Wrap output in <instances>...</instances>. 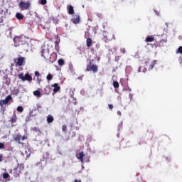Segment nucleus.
<instances>
[{"label": "nucleus", "instance_id": "nucleus-1", "mask_svg": "<svg viewBox=\"0 0 182 182\" xmlns=\"http://www.w3.org/2000/svg\"><path fill=\"white\" fill-rule=\"evenodd\" d=\"M28 42V38L25 36H15L14 38V46L18 48V46H21L22 45H26Z\"/></svg>", "mask_w": 182, "mask_h": 182}, {"label": "nucleus", "instance_id": "nucleus-2", "mask_svg": "<svg viewBox=\"0 0 182 182\" xmlns=\"http://www.w3.org/2000/svg\"><path fill=\"white\" fill-rule=\"evenodd\" d=\"M11 100H12V95H9L5 100H0L1 112L2 114H5V110H6V107H4V105H8Z\"/></svg>", "mask_w": 182, "mask_h": 182}, {"label": "nucleus", "instance_id": "nucleus-3", "mask_svg": "<svg viewBox=\"0 0 182 182\" xmlns=\"http://www.w3.org/2000/svg\"><path fill=\"white\" fill-rule=\"evenodd\" d=\"M85 72H93L94 73H97V72H99V68L97 65L92 63V61H90L87 65Z\"/></svg>", "mask_w": 182, "mask_h": 182}, {"label": "nucleus", "instance_id": "nucleus-4", "mask_svg": "<svg viewBox=\"0 0 182 182\" xmlns=\"http://www.w3.org/2000/svg\"><path fill=\"white\" fill-rule=\"evenodd\" d=\"M18 7L21 11H28V9H31V1H23L21 0L18 4Z\"/></svg>", "mask_w": 182, "mask_h": 182}, {"label": "nucleus", "instance_id": "nucleus-5", "mask_svg": "<svg viewBox=\"0 0 182 182\" xmlns=\"http://www.w3.org/2000/svg\"><path fill=\"white\" fill-rule=\"evenodd\" d=\"M24 166L22 164H18L13 169V176L14 177H19L22 171H23Z\"/></svg>", "mask_w": 182, "mask_h": 182}, {"label": "nucleus", "instance_id": "nucleus-6", "mask_svg": "<svg viewBox=\"0 0 182 182\" xmlns=\"http://www.w3.org/2000/svg\"><path fill=\"white\" fill-rule=\"evenodd\" d=\"M14 63H16V66H24L25 62V57L18 56L17 58L14 59Z\"/></svg>", "mask_w": 182, "mask_h": 182}, {"label": "nucleus", "instance_id": "nucleus-7", "mask_svg": "<svg viewBox=\"0 0 182 182\" xmlns=\"http://www.w3.org/2000/svg\"><path fill=\"white\" fill-rule=\"evenodd\" d=\"M103 41H105V42L107 43L109 41H112V33H107V32H104L103 33Z\"/></svg>", "mask_w": 182, "mask_h": 182}, {"label": "nucleus", "instance_id": "nucleus-8", "mask_svg": "<svg viewBox=\"0 0 182 182\" xmlns=\"http://www.w3.org/2000/svg\"><path fill=\"white\" fill-rule=\"evenodd\" d=\"M13 139L14 141H16L18 143V144H22V142H21V140L22 139V136H21V134H16L13 136Z\"/></svg>", "mask_w": 182, "mask_h": 182}, {"label": "nucleus", "instance_id": "nucleus-9", "mask_svg": "<svg viewBox=\"0 0 182 182\" xmlns=\"http://www.w3.org/2000/svg\"><path fill=\"white\" fill-rule=\"evenodd\" d=\"M167 42V40H161L160 41H156L154 45L155 48H161L164 46V43Z\"/></svg>", "mask_w": 182, "mask_h": 182}, {"label": "nucleus", "instance_id": "nucleus-10", "mask_svg": "<svg viewBox=\"0 0 182 182\" xmlns=\"http://www.w3.org/2000/svg\"><path fill=\"white\" fill-rule=\"evenodd\" d=\"M156 62H157V60H154L151 63H149V61H146L145 63L146 65V66H149V70H151L153 69V68H154V66H156Z\"/></svg>", "mask_w": 182, "mask_h": 182}, {"label": "nucleus", "instance_id": "nucleus-11", "mask_svg": "<svg viewBox=\"0 0 182 182\" xmlns=\"http://www.w3.org/2000/svg\"><path fill=\"white\" fill-rule=\"evenodd\" d=\"M73 23H75V25H77V23H79L80 22V16L79 15H75L74 17L71 19Z\"/></svg>", "mask_w": 182, "mask_h": 182}, {"label": "nucleus", "instance_id": "nucleus-12", "mask_svg": "<svg viewBox=\"0 0 182 182\" xmlns=\"http://www.w3.org/2000/svg\"><path fill=\"white\" fill-rule=\"evenodd\" d=\"M53 88V92L54 93H57V92H59L60 90V87L58 83H54L53 85H51Z\"/></svg>", "mask_w": 182, "mask_h": 182}, {"label": "nucleus", "instance_id": "nucleus-13", "mask_svg": "<svg viewBox=\"0 0 182 182\" xmlns=\"http://www.w3.org/2000/svg\"><path fill=\"white\" fill-rule=\"evenodd\" d=\"M16 120H18V117H16V114L14 113L11 117L9 122L11 124H14V123H16Z\"/></svg>", "mask_w": 182, "mask_h": 182}, {"label": "nucleus", "instance_id": "nucleus-14", "mask_svg": "<svg viewBox=\"0 0 182 182\" xmlns=\"http://www.w3.org/2000/svg\"><path fill=\"white\" fill-rule=\"evenodd\" d=\"M68 11L69 15H73V14H75V9H73V6L72 5L68 6Z\"/></svg>", "mask_w": 182, "mask_h": 182}, {"label": "nucleus", "instance_id": "nucleus-15", "mask_svg": "<svg viewBox=\"0 0 182 182\" xmlns=\"http://www.w3.org/2000/svg\"><path fill=\"white\" fill-rule=\"evenodd\" d=\"M53 120H55V118H53V116L49 114L47 117V123L50 124L53 123Z\"/></svg>", "mask_w": 182, "mask_h": 182}, {"label": "nucleus", "instance_id": "nucleus-16", "mask_svg": "<svg viewBox=\"0 0 182 182\" xmlns=\"http://www.w3.org/2000/svg\"><path fill=\"white\" fill-rule=\"evenodd\" d=\"M18 94H19V88H14L11 90V95H13L14 96H18Z\"/></svg>", "mask_w": 182, "mask_h": 182}, {"label": "nucleus", "instance_id": "nucleus-17", "mask_svg": "<svg viewBox=\"0 0 182 182\" xmlns=\"http://www.w3.org/2000/svg\"><path fill=\"white\" fill-rule=\"evenodd\" d=\"M59 43H60V39H58L55 42V49H56L57 52H59Z\"/></svg>", "mask_w": 182, "mask_h": 182}, {"label": "nucleus", "instance_id": "nucleus-18", "mask_svg": "<svg viewBox=\"0 0 182 182\" xmlns=\"http://www.w3.org/2000/svg\"><path fill=\"white\" fill-rule=\"evenodd\" d=\"M28 80V82H32V76L29 74H26L24 76V81Z\"/></svg>", "mask_w": 182, "mask_h": 182}, {"label": "nucleus", "instance_id": "nucleus-19", "mask_svg": "<svg viewBox=\"0 0 182 182\" xmlns=\"http://www.w3.org/2000/svg\"><path fill=\"white\" fill-rule=\"evenodd\" d=\"M145 42H154V37L153 36H147L145 39Z\"/></svg>", "mask_w": 182, "mask_h": 182}, {"label": "nucleus", "instance_id": "nucleus-20", "mask_svg": "<svg viewBox=\"0 0 182 182\" xmlns=\"http://www.w3.org/2000/svg\"><path fill=\"white\" fill-rule=\"evenodd\" d=\"M86 43H87V46L88 48H90L92 46V38H88L87 40H86Z\"/></svg>", "mask_w": 182, "mask_h": 182}, {"label": "nucleus", "instance_id": "nucleus-21", "mask_svg": "<svg viewBox=\"0 0 182 182\" xmlns=\"http://www.w3.org/2000/svg\"><path fill=\"white\" fill-rule=\"evenodd\" d=\"M78 156V160H80L81 163H83V157H85V154H83V152L79 153Z\"/></svg>", "mask_w": 182, "mask_h": 182}, {"label": "nucleus", "instance_id": "nucleus-22", "mask_svg": "<svg viewBox=\"0 0 182 182\" xmlns=\"http://www.w3.org/2000/svg\"><path fill=\"white\" fill-rule=\"evenodd\" d=\"M16 18H17L19 21H21V19H23V15H22V14L21 13H17L16 14Z\"/></svg>", "mask_w": 182, "mask_h": 182}, {"label": "nucleus", "instance_id": "nucleus-23", "mask_svg": "<svg viewBox=\"0 0 182 182\" xmlns=\"http://www.w3.org/2000/svg\"><path fill=\"white\" fill-rule=\"evenodd\" d=\"M34 96H38V97H41L42 96V94L41 93V91L39 90H36L33 92Z\"/></svg>", "mask_w": 182, "mask_h": 182}, {"label": "nucleus", "instance_id": "nucleus-24", "mask_svg": "<svg viewBox=\"0 0 182 182\" xmlns=\"http://www.w3.org/2000/svg\"><path fill=\"white\" fill-rule=\"evenodd\" d=\"M58 63L60 66H63V65H65V60H63V59H59Z\"/></svg>", "mask_w": 182, "mask_h": 182}, {"label": "nucleus", "instance_id": "nucleus-25", "mask_svg": "<svg viewBox=\"0 0 182 182\" xmlns=\"http://www.w3.org/2000/svg\"><path fill=\"white\" fill-rule=\"evenodd\" d=\"M2 177L4 178V180H6V178H9L10 176L8 173H4Z\"/></svg>", "mask_w": 182, "mask_h": 182}, {"label": "nucleus", "instance_id": "nucleus-26", "mask_svg": "<svg viewBox=\"0 0 182 182\" xmlns=\"http://www.w3.org/2000/svg\"><path fill=\"white\" fill-rule=\"evenodd\" d=\"M113 86L115 87V89H117L120 85L119 84V82L117 81H114L113 82Z\"/></svg>", "mask_w": 182, "mask_h": 182}, {"label": "nucleus", "instance_id": "nucleus-27", "mask_svg": "<svg viewBox=\"0 0 182 182\" xmlns=\"http://www.w3.org/2000/svg\"><path fill=\"white\" fill-rule=\"evenodd\" d=\"M46 95H49L50 93V87H46L45 89H44Z\"/></svg>", "mask_w": 182, "mask_h": 182}, {"label": "nucleus", "instance_id": "nucleus-28", "mask_svg": "<svg viewBox=\"0 0 182 182\" xmlns=\"http://www.w3.org/2000/svg\"><path fill=\"white\" fill-rule=\"evenodd\" d=\"M47 80H52V79H53V76L52 75V74L49 73L47 77H46Z\"/></svg>", "mask_w": 182, "mask_h": 182}, {"label": "nucleus", "instance_id": "nucleus-29", "mask_svg": "<svg viewBox=\"0 0 182 182\" xmlns=\"http://www.w3.org/2000/svg\"><path fill=\"white\" fill-rule=\"evenodd\" d=\"M19 79H21L23 82H25V76L23 75V73H21L18 75Z\"/></svg>", "mask_w": 182, "mask_h": 182}, {"label": "nucleus", "instance_id": "nucleus-30", "mask_svg": "<svg viewBox=\"0 0 182 182\" xmlns=\"http://www.w3.org/2000/svg\"><path fill=\"white\" fill-rule=\"evenodd\" d=\"M17 112H19L20 113H22V112H23V107H22V106H18L17 107Z\"/></svg>", "mask_w": 182, "mask_h": 182}, {"label": "nucleus", "instance_id": "nucleus-31", "mask_svg": "<svg viewBox=\"0 0 182 182\" xmlns=\"http://www.w3.org/2000/svg\"><path fill=\"white\" fill-rule=\"evenodd\" d=\"M4 22V14L0 13V23H2Z\"/></svg>", "mask_w": 182, "mask_h": 182}, {"label": "nucleus", "instance_id": "nucleus-32", "mask_svg": "<svg viewBox=\"0 0 182 182\" xmlns=\"http://www.w3.org/2000/svg\"><path fill=\"white\" fill-rule=\"evenodd\" d=\"M40 4H41V5H46V4H48V1L41 0Z\"/></svg>", "mask_w": 182, "mask_h": 182}, {"label": "nucleus", "instance_id": "nucleus-33", "mask_svg": "<svg viewBox=\"0 0 182 182\" xmlns=\"http://www.w3.org/2000/svg\"><path fill=\"white\" fill-rule=\"evenodd\" d=\"M41 56L42 58H44V59H46V55H45V50H42Z\"/></svg>", "mask_w": 182, "mask_h": 182}, {"label": "nucleus", "instance_id": "nucleus-34", "mask_svg": "<svg viewBox=\"0 0 182 182\" xmlns=\"http://www.w3.org/2000/svg\"><path fill=\"white\" fill-rule=\"evenodd\" d=\"M3 149H5V144L0 143V150H3Z\"/></svg>", "mask_w": 182, "mask_h": 182}, {"label": "nucleus", "instance_id": "nucleus-35", "mask_svg": "<svg viewBox=\"0 0 182 182\" xmlns=\"http://www.w3.org/2000/svg\"><path fill=\"white\" fill-rule=\"evenodd\" d=\"M177 53L182 54V46H180V47L178 48Z\"/></svg>", "mask_w": 182, "mask_h": 182}, {"label": "nucleus", "instance_id": "nucleus-36", "mask_svg": "<svg viewBox=\"0 0 182 182\" xmlns=\"http://www.w3.org/2000/svg\"><path fill=\"white\" fill-rule=\"evenodd\" d=\"M68 129V127H66V125H63L62 127V130L63 132H66V129Z\"/></svg>", "mask_w": 182, "mask_h": 182}, {"label": "nucleus", "instance_id": "nucleus-37", "mask_svg": "<svg viewBox=\"0 0 182 182\" xmlns=\"http://www.w3.org/2000/svg\"><path fill=\"white\" fill-rule=\"evenodd\" d=\"M120 52L121 53H123V54L126 53V48H121Z\"/></svg>", "mask_w": 182, "mask_h": 182}, {"label": "nucleus", "instance_id": "nucleus-38", "mask_svg": "<svg viewBox=\"0 0 182 182\" xmlns=\"http://www.w3.org/2000/svg\"><path fill=\"white\" fill-rule=\"evenodd\" d=\"M1 161H4V155L2 154H0V163Z\"/></svg>", "mask_w": 182, "mask_h": 182}, {"label": "nucleus", "instance_id": "nucleus-39", "mask_svg": "<svg viewBox=\"0 0 182 182\" xmlns=\"http://www.w3.org/2000/svg\"><path fill=\"white\" fill-rule=\"evenodd\" d=\"M108 107H109V109L110 110H112V109H113V105L109 104V105H108Z\"/></svg>", "mask_w": 182, "mask_h": 182}, {"label": "nucleus", "instance_id": "nucleus-40", "mask_svg": "<svg viewBox=\"0 0 182 182\" xmlns=\"http://www.w3.org/2000/svg\"><path fill=\"white\" fill-rule=\"evenodd\" d=\"M26 139H28V136H21V139L23 141V140H26Z\"/></svg>", "mask_w": 182, "mask_h": 182}, {"label": "nucleus", "instance_id": "nucleus-41", "mask_svg": "<svg viewBox=\"0 0 182 182\" xmlns=\"http://www.w3.org/2000/svg\"><path fill=\"white\" fill-rule=\"evenodd\" d=\"M34 74H35V76H39L40 75V74L38 71H36Z\"/></svg>", "mask_w": 182, "mask_h": 182}, {"label": "nucleus", "instance_id": "nucleus-42", "mask_svg": "<svg viewBox=\"0 0 182 182\" xmlns=\"http://www.w3.org/2000/svg\"><path fill=\"white\" fill-rule=\"evenodd\" d=\"M55 39H56L57 41H59V36L56 35L55 36Z\"/></svg>", "mask_w": 182, "mask_h": 182}, {"label": "nucleus", "instance_id": "nucleus-43", "mask_svg": "<svg viewBox=\"0 0 182 182\" xmlns=\"http://www.w3.org/2000/svg\"><path fill=\"white\" fill-rule=\"evenodd\" d=\"M117 114H119V116H122V112L117 111Z\"/></svg>", "mask_w": 182, "mask_h": 182}, {"label": "nucleus", "instance_id": "nucleus-44", "mask_svg": "<svg viewBox=\"0 0 182 182\" xmlns=\"http://www.w3.org/2000/svg\"><path fill=\"white\" fill-rule=\"evenodd\" d=\"M143 72L144 73H146V72H147V68L144 69Z\"/></svg>", "mask_w": 182, "mask_h": 182}, {"label": "nucleus", "instance_id": "nucleus-45", "mask_svg": "<svg viewBox=\"0 0 182 182\" xmlns=\"http://www.w3.org/2000/svg\"><path fill=\"white\" fill-rule=\"evenodd\" d=\"M141 68L139 67V69H138V72H141Z\"/></svg>", "mask_w": 182, "mask_h": 182}, {"label": "nucleus", "instance_id": "nucleus-46", "mask_svg": "<svg viewBox=\"0 0 182 182\" xmlns=\"http://www.w3.org/2000/svg\"><path fill=\"white\" fill-rule=\"evenodd\" d=\"M96 46L99 48V46H100V45H99V44H97V45H96Z\"/></svg>", "mask_w": 182, "mask_h": 182}, {"label": "nucleus", "instance_id": "nucleus-47", "mask_svg": "<svg viewBox=\"0 0 182 182\" xmlns=\"http://www.w3.org/2000/svg\"><path fill=\"white\" fill-rule=\"evenodd\" d=\"M147 45H150L149 43H147Z\"/></svg>", "mask_w": 182, "mask_h": 182}]
</instances>
